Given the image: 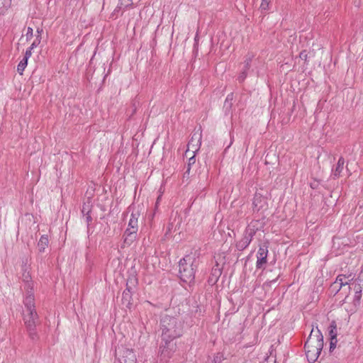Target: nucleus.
Here are the masks:
<instances>
[{
    "label": "nucleus",
    "mask_w": 363,
    "mask_h": 363,
    "mask_svg": "<svg viewBox=\"0 0 363 363\" xmlns=\"http://www.w3.org/2000/svg\"><path fill=\"white\" fill-rule=\"evenodd\" d=\"M162 341H173L182 335L183 324L175 317L164 315L160 321Z\"/></svg>",
    "instance_id": "1"
},
{
    "label": "nucleus",
    "mask_w": 363,
    "mask_h": 363,
    "mask_svg": "<svg viewBox=\"0 0 363 363\" xmlns=\"http://www.w3.org/2000/svg\"><path fill=\"white\" fill-rule=\"evenodd\" d=\"M304 347L308 361L311 362H315L323 347V336L318 327L312 328L305 342Z\"/></svg>",
    "instance_id": "2"
},
{
    "label": "nucleus",
    "mask_w": 363,
    "mask_h": 363,
    "mask_svg": "<svg viewBox=\"0 0 363 363\" xmlns=\"http://www.w3.org/2000/svg\"><path fill=\"white\" fill-rule=\"evenodd\" d=\"M198 267V260L194 255H186L179 262V277L186 284H191L195 278V272Z\"/></svg>",
    "instance_id": "3"
},
{
    "label": "nucleus",
    "mask_w": 363,
    "mask_h": 363,
    "mask_svg": "<svg viewBox=\"0 0 363 363\" xmlns=\"http://www.w3.org/2000/svg\"><path fill=\"white\" fill-rule=\"evenodd\" d=\"M354 277L352 274L348 276L340 274L337 278L336 280L331 284L330 287L333 291H335L337 292L342 287L348 285V289H351V285H354V289L355 291L354 299L356 301H359L362 296V287L360 284H357L356 283L352 282Z\"/></svg>",
    "instance_id": "4"
},
{
    "label": "nucleus",
    "mask_w": 363,
    "mask_h": 363,
    "mask_svg": "<svg viewBox=\"0 0 363 363\" xmlns=\"http://www.w3.org/2000/svg\"><path fill=\"white\" fill-rule=\"evenodd\" d=\"M23 320L30 338L33 340H37L38 335L35 328L38 320V315L36 311H24Z\"/></svg>",
    "instance_id": "5"
},
{
    "label": "nucleus",
    "mask_w": 363,
    "mask_h": 363,
    "mask_svg": "<svg viewBox=\"0 0 363 363\" xmlns=\"http://www.w3.org/2000/svg\"><path fill=\"white\" fill-rule=\"evenodd\" d=\"M138 219L136 214L132 213L128 222V228L124 233V242L128 245L133 242L138 231Z\"/></svg>",
    "instance_id": "6"
},
{
    "label": "nucleus",
    "mask_w": 363,
    "mask_h": 363,
    "mask_svg": "<svg viewBox=\"0 0 363 363\" xmlns=\"http://www.w3.org/2000/svg\"><path fill=\"white\" fill-rule=\"evenodd\" d=\"M117 363H137L136 356L133 351L123 346L116 350Z\"/></svg>",
    "instance_id": "7"
},
{
    "label": "nucleus",
    "mask_w": 363,
    "mask_h": 363,
    "mask_svg": "<svg viewBox=\"0 0 363 363\" xmlns=\"http://www.w3.org/2000/svg\"><path fill=\"white\" fill-rule=\"evenodd\" d=\"M176 350V344L173 341H162L160 347V360L167 362Z\"/></svg>",
    "instance_id": "8"
},
{
    "label": "nucleus",
    "mask_w": 363,
    "mask_h": 363,
    "mask_svg": "<svg viewBox=\"0 0 363 363\" xmlns=\"http://www.w3.org/2000/svg\"><path fill=\"white\" fill-rule=\"evenodd\" d=\"M256 233V230L251 227H247L243 234V237L236 244L238 250L242 251L246 249L252 240Z\"/></svg>",
    "instance_id": "9"
},
{
    "label": "nucleus",
    "mask_w": 363,
    "mask_h": 363,
    "mask_svg": "<svg viewBox=\"0 0 363 363\" xmlns=\"http://www.w3.org/2000/svg\"><path fill=\"white\" fill-rule=\"evenodd\" d=\"M268 255V246L262 245L259 246L257 254V262L256 267L257 269H262L267 264Z\"/></svg>",
    "instance_id": "10"
},
{
    "label": "nucleus",
    "mask_w": 363,
    "mask_h": 363,
    "mask_svg": "<svg viewBox=\"0 0 363 363\" xmlns=\"http://www.w3.org/2000/svg\"><path fill=\"white\" fill-rule=\"evenodd\" d=\"M201 145V133H194L190 141L188 143L187 152L191 151L193 154H196L200 149Z\"/></svg>",
    "instance_id": "11"
},
{
    "label": "nucleus",
    "mask_w": 363,
    "mask_h": 363,
    "mask_svg": "<svg viewBox=\"0 0 363 363\" xmlns=\"http://www.w3.org/2000/svg\"><path fill=\"white\" fill-rule=\"evenodd\" d=\"M34 300L33 289H28V291H26V297L23 300V304L26 308L25 311H36L35 308Z\"/></svg>",
    "instance_id": "12"
},
{
    "label": "nucleus",
    "mask_w": 363,
    "mask_h": 363,
    "mask_svg": "<svg viewBox=\"0 0 363 363\" xmlns=\"http://www.w3.org/2000/svg\"><path fill=\"white\" fill-rule=\"evenodd\" d=\"M252 205L254 211H259L265 206L266 199L260 194H255L253 199Z\"/></svg>",
    "instance_id": "13"
},
{
    "label": "nucleus",
    "mask_w": 363,
    "mask_h": 363,
    "mask_svg": "<svg viewBox=\"0 0 363 363\" xmlns=\"http://www.w3.org/2000/svg\"><path fill=\"white\" fill-rule=\"evenodd\" d=\"M22 279L24 282V290L28 291V289H33V282L31 281V276L30 272L27 271V269H23V272L22 274Z\"/></svg>",
    "instance_id": "14"
},
{
    "label": "nucleus",
    "mask_w": 363,
    "mask_h": 363,
    "mask_svg": "<svg viewBox=\"0 0 363 363\" xmlns=\"http://www.w3.org/2000/svg\"><path fill=\"white\" fill-rule=\"evenodd\" d=\"M48 245L49 240L48 235H43L38 242V249L39 252H43Z\"/></svg>",
    "instance_id": "15"
},
{
    "label": "nucleus",
    "mask_w": 363,
    "mask_h": 363,
    "mask_svg": "<svg viewBox=\"0 0 363 363\" xmlns=\"http://www.w3.org/2000/svg\"><path fill=\"white\" fill-rule=\"evenodd\" d=\"M345 164V160L343 157H340L337 166L335 169L333 170V174L334 178H337L340 177V173L342 172Z\"/></svg>",
    "instance_id": "16"
},
{
    "label": "nucleus",
    "mask_w": 363,
    "mask_h": 363,
    "mask_svg": "<svg viewBox=\"0 0 363 363\" xmlns=\"http://www.w3.org/2000/svg\"><path fill=\"white\" fill-rule=\"evenodd\" d=\"M11 5V0H0V16L4 15Z\"/></svg>",
    "instance_id": "17"
},
{
    "label": "nucleus",
    "mask_w": 363,
    "mask_h": 363,
    "mask_svg": "<svg viewBox=\"0 0 363 363\" xmlns=\"http://www.w3.org/2000/svg\"><path fill=\"white\" fill-rule=\"evenodd\" d=\"M133 4V0H119L117 9L118 10H125L127 8L131 6Z\"/></svg>",
    "instance_id": "18"
},
{
    "label": "nucleus",
    "mask_w": 363,
    "mask_h": 363,
    "mask_svg": "<svg viewBox=\"0 0 363 363\" xmlns=\"http://www.w3.org/2000/svg\"><path fill=\"white\" fill-rule=\"evenodd\" d=\"M272 0H261L259 9L262 12H267L270 9Z\"/></svg>",
    "instance_id": "19"
},
{
    "label": "nucleus",
    "mask_w": 363,
    "mask_h": 363,
    "mask_svg": "<svg viewBox=\"0 0 363 363\" xmlns=\"http://www.w3.org/2000/svg\"><path fill=\"white\" fill-rule=\"evenodd\" d=\"M27 65H28V60L26 59H23V58L18 63V65L17 66V72L21 75L23 74V72L25 68L26 67Z\"/></svg>",
    "instance_id": "20"
},
{
    "label": "nucleus",
    "mask_w": 363,
    "mask_h": 363,
    "mask_svg": "<svg viewBox=\"0 0 363 363\" xmlns=\"http://www.w3.org/2000/svg\"><path fill=\"white\" fill-rule=\"evenodd\" d=\"M330 330H329V335L330 338H333V340H335L336 336H337V328L336 325L335 323H332L330 325Z\"/></svg>",
    "instance_id": "21"
},
{
    "label": "nucleus",
    "mask_w": 363,
    "mask_h": 363,
    "mask_svg": "<svg viewBox=\"0 0 363 363\" xmlns=\"http://www.w3.org/2000/svg\"><path fill=\"white\" fill-rule=\"evenodd\" d=\"M253 57H254V55L252 54H250V53L246 56V59L245 60V65H244V69H245V70H247L250 69V63H251Z\"/></svg>",
    "instance_id": "22"
},
{
    "label": "nucleus",
    "mask_w": 363,
    "mask_h": 363,
    "mask_svg": "<svg viewBox=\"0 0 363 363\" xmlns=\"http://www.w3.org/2000/svg\"><path fill=\"white\" fill-rule=\"evenodd\" d=\"M195 162H196L195 154H193V155L189 158V162L187 164V169H186L185 174H189L191 167V165H193L195 163Z\"/></svg>",
    "instance_id": "23"
},
{
    "label": "nucleus",
    "mask_w": 363,
    "mask_h": 363,
    "mask_svg": "<svg viewBox=\"0 0 363 363\" xmlns=\"http://www.w3.org/2000/svg\"><path fill=\"white\" fill-rule=\"evenodd\" d=\"M91 211V204L90 203H84L82 206V213L85 215L86 213H89Z\"/></svg>",
    "instance_id": "24"
},
{
    "label": "nucleus",
    "mask_w": 363,
    "mask_h": 363,
    "mask_svg": "<svg viewBox=\"0 0 363 363\" xmlns=\"http://www.w3.org/2000/svg\"><path fill=\"white\" fill-rule=\"evenodd\" d=\"M33 28L30 27H28L27 29L26 34V38L28 40L33 37Z\"/></svg>",
    "instance_id": "25"
},
{
    "label": "nucleus",
    "mask_w": 363,
    "mask_h": 363,
    "mask_svg": "<svg viewBox=\"0 0 363 363\" xmlns=\"http://www.w3.org/2000/svg\"><path fill=\"white\" fill-rule=\"evenodd\" d=\"M31 55H32V50H30V48L27 49L25 52L23 59L28 60V59L30 57Z\"/></svg>",
    "instance_id": "26"
},
{
    "label": "nucleus",
    "mask_w": 363,
    "mask_h": 363,
    "mask_svg": "<svg viewBox=\"0 0 363 363\" xmlns=\"http://www.w3.org/2000/svg\"><path fill=\"white\" fill-rule=\"evenodd\" d=\"M83 216L85 217L87 225H89L90 224V223L92 221V218L90 215V213H86L85 215H83Z\"/></svg>",
    "instance_id": "27"
},
{
    "label": "nucleus",
    "mask_w": 363,
    "mask_h": 363,
    "mask_svg": "<svg viewBox=\"0 0 363 363\" xmlns=\"http://www.w3.org/2000/svg\"><path fill=\"white\" fill-rule=\"evenodd\" d=\"M246 71L247 70H245V69H244V71L239 76L238 79L240 82H242L245 79V77L247 76Z\"/></svg>",
    "instance_id": "28"
},
{
    "label": "nucleus",
    "mask_w": 363,
    "mask_h": 363,
    "mask_svg": "<svg viewBox=\"0 0 363 363\" xmlns=\"http://www.w3.org/2000/svg\"><path fill=\"white\" fill-rule=\"evenodd\" d=\"M337 343V338L335 340H333V338H330V349H334L336 347Z\"/></svg>",
    "instance_id": "29"
},
{
    "label": "nucleus",
    "mask_w": 363,
    "mask_h": 363,
    "mask_svg": "<svg viewBox=\"0 0 363 363\" xmlns=\"http://www.w3.org/2000/svg\"><path fill=\"white\" fill-rule=\"evenodd\" d=\"M40 43V40L36 39L29 48L30 50H33L35 47H36Z\"/></svg>",
    "instance_id": "30"
},
{
    "label": "nucleus",
    "mask_w": 363,
    "mask_h": 363,
    "mask_svg": "<svg viewBox=\"0 0 363 363\" xmlns=\"http://www.w3.org/2000/svg\"><path fill=\"white\" fill-rule=\"evenodd\" d=\"M300 57L303 60H306L307 54L306 53L305 51H303L300 53Z\"/></svg>",
    "instance_id": "31"
},
{
    "label": "nucleus",
    "mask_w": 363,
    "mask_h": 363,
    "mask_svg": "<svg viewBox=\"0 0 363 363\" xmlns=\"http://www.w3.org/2000/svg\"><path fill=\"white\" fill-rule=\"evenodd\" d=\"M160 198H161V196H159L157 199V201H156V203H155V208H157L158 205H159V203H160Z\"/></svg>",
    "instance_id": "32"
},
{
    "label": "nucleus",
    "mask_w": 363,
    "mask_h": 363,
    "mask_svg": "<svg viewBox=\"0 0 363 363\" xmlns=\"http://www.w3.org/2000/svg\"><path fill=\"white\" fill-rule=\"evenodd\" d=\"M125 296H129V291L126 292L125 291L123 293V298H125Z\"/></svg>",
    "instance_id": "33"
},
{
    "label": "nucleus",
    "mask_w": 363,
    "mask_h": 363,
    "mask_svg": "<svg viewBox=\"0 0 363 363\" xmlns=\"http://www.w3.org/2000/svg\"><path fill=\"white\" fill-rule=\"evenodd\" d=\"M232 94H229L228 95V96L226 97V99H225V101H228V100H232Z\"/></svg>",
    "instance_id": "34"
},
{
    "label": "nucleus",
    "mask_w": 363,
    "mask_h": 363,
    "mask_svg": "<svg viewBox=\"0 0 363 363\" xmlns=\"http://www.w3.org/2000/svg\"><path fill=\"white\" fill-rule=\"evenodd\" d=\"M37 31H38V34H40V31L38 29V30H37Z\"/></svg>",
    "instance_id": "35"
}]
</instances>
